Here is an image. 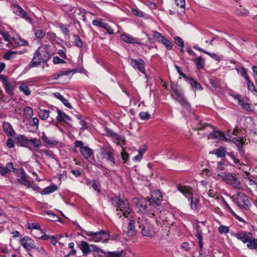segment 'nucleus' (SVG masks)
Returning a JSON list of instances; mask_svg holds the SVG:
<instances>
[{
	"label": "nucleus",
	"mask_w": 257,
	"mask_h": 257,
	"mask_svg": "<svg viewBox=\"0 0 257 257\" xmlns=\"http://www.w3.org/2000/svg\"><path fill=\"white\" fill-rule=\"evenodd\" d=\"M162 200L163 196L161 192L159 190H154L151 192L148 201L142 203L140 211L152 217L155 215L157 207L160 206Z\"/></svg>",
	"instance_id": "nucleus-1"
},
{
	"label": "nucleus",
	"mask_w": 257,
	"mask_h": 257,
	"mask_svg": "<svg viewBox=\"0 0 257 257\" xmlns=\"http://www.w3.org/2000/svg\"><path fill=\"white\" fill-rule=\"evenodd\" d=\"M194 130L196 131H204V136H207V139H218L220 140L226 142L230 141L229 139L225 137L224 134L219 131H215L214 127L206 122L203 120H197L196 125Z\"/></svg>",
	"instance_id": "nucleus-2"
},
{
	"label": "nucleus",
	"mask_w": 257,
	"mask_h": 257,
	"mask_svg": "<svg viewBox=\"0 0 257 257\" xmlns=\"http://www.w3.org/2000/svg\"><path fill=\"white\" fill-rule=\"evenodd\" d=\"M111 201L116 208V215L119 218L121 216L124 218L132 217L133 210L127 199L118 196L112 198Z\"/></svg>",
	"instance_id": "nucleus-3"
},
{
	"label": "nucleus",
	"mask_w": 257,
	"mask_h": 257,
	"mask_svg": "<svg viewBox=\"0 0 257 257\" xmlns=\"http://www.w3.org/2000/svg\"><path fill=\"white\" fill-rule=\"evenodd\" d=\"M50 45H41L35 52L31 62L28 66L30 68L36 67L42 62L48 61L51 57Z\"/></svg>",
	"instance_id": "nucleus-4"
},
{
	"label": "nucleus",
	"mask_w": 257,
	"mask_h": 257,
	"mask_svg": "<svg viewBox=\"0 0 257 257\" xmlns=\"http://www.w3.org/2000/svg\"><path fill=\"white\" fill-rule=\"evenodd\" d=\"M138 223L139 224V228L141 230V233L143 236L150 238L155 236L156 234L155 230L153 225L148 222L147 220H144L139 218Z\"/></svg>",
	"instance_id": "nucleus-5"
},
{
	"label": "nucleus",
	"mask_w": 257,
	"mask_h": 257,
	"mask_svg": "<svg viewBox=\"0 0 257 257\" xmlns=\"http://www.w3.org/2000/svg\"><path fill=\"white\" fill-rule=\"evenodd\" d=\"M217 176L222 178L224 181L227 184L231 185L232 187L239 190L242 189L241 182L237 177L232 175L226 174L224 172L218 173Z\"/></svg>",
	"instance_id": "nucleus-6"
},
{
	"label": "nucleus",
	"mask_w": 257,
	"mask_h": 257,
	"mask_svg": "<svg viewBox=\"0 0 257 257\" xmlns=\"http://www.w3.org/2000/svg\"><path fill=\"white\" fill-rule=\"evenodd\" d=\"M83 232L87 236L91 237L89 239L90 241L95 242L102 241L103 242L107 241L109 238V235L106 232L103 230H100L98 232L83 231Z\"/></svg>",
	"instance_id": "nucleus-7"
},
{
	"label": "nucleus",
	"mask_w": 257,
	"mask_h": 257,
	"mask_svg": "<svg viewBox=\"0 0 257 257\" xmlns=\"http://www.w3.org/2000/svg\"><path fill=\"white\" fill-rule=\"evenodd\" d=\"M232 199L239 207H243L246 209L249 208V202L247 196L244 194L238 192L235 195L232 197Z\"/></svg>",
	"instance_id": "nucleus-8"
},
{
	"label": "nucleus",
	"mask_w": 257,
	"mask_h": 257,
	"mask_svg": "<svg viewBox=\"0 0 257 257\" xmlns=\"http://www.w3.org/2000/svg\"><path fill=\"white\" fill-rule=\"evenodd\" d=\"M113 152V150L108 146H103L100 149V153L102 157L108 162H110L112 165H114L115 164Z\"/></svg>",
	"instance_id": "nucleus-9"
},
{
	"label": "nucleus",
	"mask_w": 257,
	"mask_h": 257,
	"mask_svg": "<svg viewBox=\"0 0 257 257\" xmlns=\"http://www.w3.org/2000/svg\"><path fill=\"white\" fill-rule=\"evenodd\" d=\"M129 220L127 226L124 227L123 231L128 236H133L136 234L137 230L135 226V220L133 218L128 217Z\"/></svg>",
	"instance_id": "nucleus-10"
},
{
	"label": "nucleus",
	"mask_w": 257,
	"mask_h": 257,
	"mask_svg": "<svg viewBox=\"0 0 257 257\" xmlns=\"http://www.w3.org/2000/svg\"><path fill=\"white\" fill-rule=\"evenodd\" d=\"M130 64L134 69L138 70L140 72L146 75V71L145 68V63L143 59H140L137 60L135 59H132Z\"/></svg>",
	"instance_id": "nucleus-11"
},
{
	"label": "nucleus",
	"mask_w": 257,
	"mask_h": 257,
	"mask_svg": "<svg viewBox=\"0 0 257 257\" xmlns=\"http://www.w3.org/2000/svg\"><path fill=\"white\" fill-rule=\"evenodd\" d=\"M232 235L244 243H247L252 238V234L250 232L244 231L237 232L232 234Z\"/></svg>",
	"instance_id": "nucleus-12"
},
{
	"label": "nucleus",
	"mask_w": 257,
	"mask_h": 257,
	"mask_svg": "<svg viewBox=\"0 0 257 257\" xmlns=\"http://www.w3.org/2000/svg\"><path fill=\"white\" fill-rule=\"evenodd\" d=\"M171 88L173 92L176 94L177 97L176 98L177 100L182 104L185 103L187 105H189V103L186 101L185 99L183 97L181 90L178 88V86L176 84L174 83H171Z\"/></svg>",
	"instance_id": "nucleus-13"
},
{
	"label": "nucleus",
	"mask_w": 257,
	"mask_h": 257,
	"mask_svg": "<svg viewBox=\"0 0 257 257\" xmlns=\"http://www.w3.org/2000/svg\"><path fill=\"white\" fill-rule=\"evenodd\" d=\"M177 188L178 190L182 193L186 197L189 199L192 197L193 190L191 187L179 184L177 185Z\"/></svg>",
	"instance_id": "nucleus-14"
},
{
	"label": "nucleus",
	"mask_w": 257,
	"mask_h": 257,
	"mask_svg": "<svg viewBox=\"0 0 257 257\" xmlns=\"http://www.w3.org/2000/svg\"><path fill=\"white\" fill-rule=\"evenodd\" d=\"M20 242L21 245L27 250H30L35 247L34 241L28 236L21 238Z\"/></svg>",
	"instance_id": "nucleus-15"
},
{
	"label": "nucleus",
	"mask_w": 257,
	"mask_h": 257,
	"mask_svg": "<svg viewBox=\"0 0 257 257\" xmlns=\"http://www.w3.org/2000/svg\"><path fill=\"white\" fill-rule=\"evenodd\" d=\"M13 11L17 15L28 21H31V18L27 13L19 6L15 5L13 6Z\"/></svg>",
	"instance_id": "nucleus-16"
},
{
	"label": "nucleus",
	"mask_w": 257,
	"mask_h": 257,
	"mask_svg": "<svg viewBox=\"0 0 257 257\" xmlns=\"http://www.w3.org/2000/svg\"><path fill=\"white\" fill-rule=\"evenodd\" d=\"M120 39L124 42L128 44H138L141 45V42L139 40L137 39L133 38L130 35L122 34L120 36Z\"/></svg>",
	"instance_id": "nucleus-17"
},
{
	"label": "nucleus",
	"mask_w": 257,
	"mask_h": 257,
	"mask_svg": "<svg viewBox=\"0 0 257 257\" xmlns=\"http://www.w3.org/2000/svg\"><path fill=\"white\" fill-rule=\"evenodd\" d=\"M3 128L8 136H13L15 134L12 125L8 122L3 123Z\"/></svg>",
	"instance_id": "nucleus-18"
},
{
	"label": "nucleus",
	"mask_w": 257,
	"mask_h": 257,
	"mask_svg": "<svg viewBox=\"0 0 257 257\" xmlns=\"http://www.w3.org/2000/svg\"><path fill=\"white\" fill-rule=\"evenodd\" d=\"M235 99L238 100V104L242 107V108L247 111L251 110L250 104L245 100L241 98L240 95H236L234 96Z\"/></svg>",
	"instance_id": "nucleus-19"
},
{
	"label": "nucleus",
	"mask_w": 257,
	"mask_h": 257,
	"mask_svg": "<svg viewBox=\"0 0 257 257\" xmlns=\"http://www.w3.org/2000/svg\"><path fill=\"white\" fill-rule=\"evenodd\" d=\"M91 247V245H89L86 241H82L81 242L80 248L84 254L87 255L89 253L92 251Z\"/></svg>",
	"instance_id": "nucleus-20"
},
{
	"label": "nucleus",
	"mask_w": 257,
	"mask_h": 257,
	"mask_svg": "<svg viewBox=\"0 0 257 257\" xmlns=\"http://www.w3.org/2000/svg\"><path fill=\"white\" fill-rule=\"evenodd\" d=\"M80 152L86 159L89 158L93 154L92 150L87 147H81Z\"/></svg>",
	"instance_id": "nucleus-21"
},
{
	"label": "nucleus",
	"mask_w": 257,
	"mask_h": 257,
	"mask_svg": "<svg viewBox=\"0 0 257 257\" xmlns=\"http://www.w3.org/2000/svg\"><path fill=\"white\" fill-rule=\"evenodd\" d=\"M58 116L57 120L59 122L65 121L66 120H71V118L64 112L57 109Z\"/></svg>",
	"instance_id": "nucleus-22"
},
{
	"label": "nucleus",
	"mask_w": 257,
	"mask_h": 257,
	"mask_svg": "<svg viewBox=\"0 0 257 257\" xmlns=\"http://www.w3.org/2000/svg\"><path fill=\"white\" fill-rule=\"evenodd\" d=\"M186 81L189 82L190 84V85L192 87V88H195V90H202V88L201 86L199 83L195 80L193 78L191 77H188Z\"/></svg>",
	"instance_id": "nucleus-23"
},
{
	"label": "nucleus",
	"mask_w": 257,
	"mask_h": 257,
	"mask_svg": "<svg viewBox=\"0 0 257 257\" xmlns=\"http://www.w3.org/2000/svg\"><path fill=\"white\" fill-rule=\"evenodd\" d=\"M75 71L74 70H69L66 71H62L57 73L54 74L53 75V79H57L59 77L64 75H72L74 73Z\"/></svg>",
	"instance_id": "nucleus-24"
},
{
	"label": "nucleus",
	"mask_w": 257,
	"mask_h": 257,
	"mask_svg": "<svg viewBox=\"0 0 257 257\" xmlns=\"http://www.w3.org/2000/svg\"><path fill=\"white\" fill-rule=\"evenodd\" d=\"M111 138L117 145L121 146L125 144L124 139L116 133H114Z\"/></svg>",
	"instance_id": "nucleus-25"
},
{
	"label": "nucleus",
	"mask_w": 257,
	"mask_h": 257,
	"mask_svg": "<svg viewBox=\"0 0 257 257\" xmlns=\"http://www.w3.org/2000/svg\"><path fill=\"white\" fill-rule=\"evenodd\" d=\"M58 187L56 185L49 186L41 192L42 195H47L53 193L57 190Z\"/></svg>",
	"instance_id": "nucleus-26"
},
{
	"label": "nucleus",
	"mask_w": 257,
	"mask_h": 257,
	"mask_svg": "<svg viewBox=\"0 0 257 257\" xmlns=\"http://www.w3.org/2000/svg\"><path fill=\"white\" fill-rule=\"evenodd\" d=\"M54 96H55L56 98H57L59 99V100H60L62 101V102L66 106H67L69 108H72V106H71V104L68 102V100L65 99V98H64L63 97V96L60 93H58V92L55 93H54Z\"/></svg>",
	"instance_id": "nucleus-27"
},
{
	"label": "nucleus",
	"mask_w": 257,
	"mask_h": 257,
	"mask_svg": "<svg viewBox=\"0 0 257 257\" xmlns=\"http://www.w3.org/2000/svg\"><path fill=\"white\" fill-rule=\"evenodd\" d=\"M20 90L26 95L28 96L31 93V91L26 83L23 82L20 86Z\"/></svg>",
	"instance_id": "nucleus-28"
},
{
	"label": "nucleus",
	"mask_w": 257,
	"mask_h": 257,
	"mask_svg": "<svg viewBox=\"0 0 257 257\" xmlns=\"http://www.w3.org/2000/svg\"><path fill=\"white\" fill-rule=\"evenodd\" d=\"M213 154H215L217 157H224L226 154V150L224 148L220 147L213 151Z\"/></svg>",
	"instance_id": "nucleus-29"
},
{
	"label": "nucleus",
	"mask_w": 257,
	"mask_h": 257,
	"mask_svg": "<svg viewBox=\"0 0 257 257\" xmlns=\"http://www.w3.org/2000/svg\"><path fill=\"white\" fill-rule=\"evenodd\" d=\"M123 253L122 250L116 251H108L105 253V257H121Z\"/></svg>",
	"instance_id": "nucleus-30"
},
{
	"label": "nucleus",
	"mask_w": 257,
	"mask_h": 257,
	"mask_svg": "<svg viewBox=\"0 0 257 257\" xmlns=\"http://www.w3.org/2000/svg\"><path fill=\"white\" fill-rule=\"evenodd\" d=\"M42 140L48 145H57L58 142L56 140H51L50 138L47 137L44 134H42Z\"/></svg>",
	"instance_id": "nucleus-31"
},
{
	"label": "nucleus",
	"mask_w": 257,
	"mask_h": 257,
	"mask_svg": "<svg viewBox=\"0 0 257 257\" xmlns=\"http://www.w3.org/2000/svg\"><path fill=\"white\" fill-rule=\"evenodd\" d=\"M49 110H47L46 109H40L39 111V116L43 120L47 119L49 117Z\"/></svg>",
	"instance_id": "nucleus-32"
},
{
	"label": "nucleus",
	"mask_w": 257,
	"mask_h": 257,
	"mask_svg": "<svg viewBox=\"0 0 257 257\" xmlns=\"http://www.w3.org/2000/svg\"><path fill=\"white\" fill-rule=\"evenodd\" d=\"M5 86V89L7 93L12 95L13 94V87L11 83L8 80L5 81L3 84Z\"/></svg>",
	"instance_id": "nucleus-33"
},
{
	"label": "nucleus",
	"mask_w": 257,
	"mask_h": 257,
	"mask_svg": "<svg viewBox=\"0 0 257 257\" xmlns=\"http://www.w3.org/2000/svg\"><path fill=\"white\" fill-rule=\"evenodd\" d=\"M18 180L19 183H22L27 187H30L31 186L30 181L28 180L25 175H23L18 179Z\"/></svg>",
	"instance_id": "nucleus-34"
},
{
	"label": "nucleus",
	"mask_w": 257,
	"mask_h": 257,
	"mask_svg": "<svg viewBox=\"0 0 257 257\" xmlns=\"http://www.w3.org/2000/svg\"><path fill=\"white\" fill-rule=\"evenodd\" d=\"M194 61L198 69H200L203 68L204 66V61L203 60L202 57H198L197 58L195 59Z\"/></svg>",
	"instance_id": "nucleus-35"
},
{
	"label": "nucleus",
	"mask_w": 257,
	"mask_h": 257,
	"mask_svg": "<svg viewBox=\"0 0 257 257\" xmlns=\"http://www.w3.org/2000/svg\"><path fill=\"white\" fill-rule=\"evenodd\" d=\"M209 84L211 87L215 90L219 87L220 85L219 80L216 78H212L209 79Z\"/></svg>",
	"instance_id": "nucleus-36"
},
{
	"label": "nucleus",
	"mask_w": 257,
	"mask_h": 257,
	"mask_svg": "<svg viewBox=\"0 0 257 257\" xmlns=\"http://www.w3.org/2000/svg\"><path fill=\"white\" fill-rule=\"evenodd\" d=\"M189 199H191V208L194 210H196L199 205V199L197 198H193V196L190 198Z\"/></svg>",
	"instance_id": "nucleus-37"
},
{
	"label": "nucleus",
	"mask_w": 257,
	"mask_h": 257,
	"mask_svg": "<svg viewBox=\"0 0 257 257\" xmlns=\"http://www.w3.org/2000/svg\"><path fill=\"white\" fill-rule=\"evenodd\" d=\"M17 143L21 146H23L25 144H27L29 140L27 139L24 136L21 135L17 138Z\"/></svg>",
	"instance_id": "nucleus-38"
},
{
	"label": "nucleus",
	"mask_w": 257,
	"mask_h": 257,
	"mask_svg": "<svg viewBox=\"0 0 257 257\" xmlns=\"http://www.w3.org/2000/svg\"><path fill=\"white\" fill-rule=\"evenodd\" d=\"M168 50H171L173 47L172 43L168 39L164 37L160 41Z\"/></svg>",
	"instance_id": "nucleus-39"
},
{
	"label": "nucleus",
	"mask_w": 257,
	"mask_h": 257,
	"mask_svg": "<svg viewBox=\"0 0 257 257\" xmlns=\"http://www.w3.org/2000/svg\"><path fill=\"white\" fill-rule=\"evenodd\" d=\"M247 246L249 249H254L257 248V238H251L247 242Z\"/></svg>",
	"instance_id": "nucleus-40"
},
{
	"label": "nucleus",
	"mask_w": 257,
	"mask_h": 257,
	"mask_svg": "<svg viewBox=\"0 0 257 257\" xmlns=\"http://www.w3.org/2000/svg\"><path fill=\"white\" fill-rule=\"evenodd\" d=\"M74 45L78 47H81L82 46V42L79 36L78 35H74Z\"/></svg>",
	"instance_id": "nucleus-41"
},
{
	"label": "nucleus",
	"mask_w": 257,
	"mask_h": 257,
	"mask_svg": "<svg viewBox=\"0 0 257 257\" xmlns=\"http://www.w3.org/2000/svg\"><path fill=\"white\" fill-rule=\"evenodd\" d=\"M24 113L27 117H31L33 114V110L32 107L27 106L24 108Z\"/></svg>",
	"instance_id": "nucleus-42"
},
{
	"label": "nucleus",
	"mask_w": 257,
	"mask_h": 257,
	"mask_svg": "<svg viewBox=\"0 0 257 257\" xmlns=\"http://www.w3.org/2000/svg\"><path fill=\"white\" fill-rule=\"evenodd\" d=\"M16 53L15 51H9L4 55V58L7 60H11L15 57Z\"/></svg>",
	"instance_id": "nucleus-43"
},
{
	"label": "nucleus",
	"mask_w": 257,
	"mask_h": 257,
	"mask_svg": "<svg viewBox=\"0 0 257 257\" xmlns=\"http://www.w3.org/2000/svg\"><path fill=\"white\" fill-rule=\"evenodd\" d=\"M93 184L92 187L94 190L96 191L98 193L100 192V183L97 180H93Z\"/></svg>",
	"instance_id": "nucleus-44"
},
{
	"label": "nucleus",
	"mask_w": 257,
	"mask_h": 257,
	"mask_svg": "<svg viewBox=\"0 0 257 257\" xmlns=\"http://www.w3.org/2000/svg\"><path fill=\"white\" fill-rule=\"evenodd\" d=\"M196 234L195 235L196 237L198 239V240H203V237L202 236V230L200 228V226L199 225H197L196 226Z\"/></svg>",
	"instance_id": "nucleus-45"
},
{
	"label": "nucleus",
	"mask_w": 257,
	"mask_h": 257,
	"mask_svg": "<svg viewBox=\"0 0 257 257\" xmlns=\"http://www.w3.org/2000/svg\"><path fill=\"white\" fill-rule=\"evenodd\" d=\"M35 34L37 39L41 40L45 35V32L42 30H38L35 31Z\"/></svg>",
	"instance_id": "nucleus-46"
},
{
	"label": "nucleus",
	"mask_w": 257,
	"mask_h": 257,
	"mask_svg": "<svg viewBox=\"0 0 257 257\" xmlns=\"http://www.w3.org/2000/svg\"><path fill=\"white\" fill-rule=\"evenodd\" d=\"M174 41L176 45L179 46L181 48L184 47V41L182 39L179 37H175L174 38Z\"/></svg>",
	"instance_id": "nucleus-47"
},
{
	"label": "nucleus",
	"mask_w": 257,
	"mask_h": 257,
	"mask_svg": "<svg viewBox=\"0 0 257 257\" xmlns=\"http://www.w3.org/2000/svg\"><path fill=\"white\" fill-rule=\"evenodd\" d=\"M233 143L237 146L240 147L244 143L243 140L241 138H234L232 139Z\"/></svg>",
	"instance_id": "nucleus-48"
},
{
	"label": "nucleus",
	"mask_w": 257,
	"mask_h": 257,
	"mask_svg": "<svg viewBox=\"0 0 257 257\" xmlns=\"http://www.w3.org/2000/svg\"><path fill=\"white\" fill-rule=\"evenodd\" d=\"M59 28L64 35H68L69 34V30L68 26L61 24L59 25Z\"/></svg>",
	"instance_id": "nucleus-49"
},
{
	"label": "nucleus",
	"mask_w": 257,
	"mask_h": 257,
	"mask_svg": "<svg viewBox=\"0 0 257 257\" xmlns=\"http://www.w3.org/2000/svg\"><path fill=\"white\" fill-rule=\"evenodd\" d=\"M106 30L107 33L109 34H113L114 33V31L113 29L109 26L107 23H104L103 25H102V28Z\"/></svg>",
	"instance_id": "nucleus-50"
},
{
	"label": "nucleus",
	"mask_w": 257,
	"mask_h": 257,
	"mask_svg": "<svg viewBox=\"0 0 257 257\" xmlns=\"http://www.w3.org/2000/svg\"><path fill=\"white\" fill-rule=\"evenodd\" d=\"M139 116L140 118L143 120H148L150 117V115L148 112L144 111L141 112L139 113Z\"/></svg>",
	"instance_id": "nucleus-51"
},
{
	"label": "nucleus",
	"mask_w": 257,
	"mask_h": 257,
	"mask_svg": "<svg viewBox=\"0 0 257 257\" xmlns=\"http://www.w3.org/2000/svg\"><path fill=\"white\" fill-rule=\"evenodd\" d=\"M218 231L220 233H227L229 232V229L228 226L221 225L218 228Z\"/></svg>",
	"instance_id": "nucleus-52"
},
{
	"label": "nucleus",
	"mask_w": 257,
	"mask_h": 257,
	"mask_svg": "<svg viewBox=\"0 0 257 257\" xmlns=\"http://www.w3.org/2000/svg\"><path fill=\"white\" fill-rule=\"evenodd\" d=\"M115 133L112 132L108 127H105L103 130V135L111 137Z\"/></svg>",
	"instance_id": "nucleus-53"
},
{
	"label": "nucleus",
	"mask_w": 257,
	"mask_h": 257,
	"mask_svg": "<svg viewBox=\"0 0 257 257\" xmlns=\"http://www.w3.org/2000/svg\"><path fill=\"white\" fill-rule=\"evenodd\" d=\"M28 142H31L35 147H39L41 144V141L37 139L29 140Z\"/></svg>",
	"instance_id": "nucleus-54"
},
{
	"label": "nucleus",
	"mask_w": 257,
	"mask_h": 257,
	"mask_svg": "<svg viewBox=\"0 0 257 257\" xmlns=\"http://www.w3.org/2000/svg\"><path fill=\"white\" fill-rule=\"evenodd\" d=\"M208 195L210 197H212L217 199H219V196L217 195L216 192L214 191V190L212 189H209L208 193Z\"/></svg>",
	"instance_id": "nucleus-55"
},
{
	"label": "nucleus",
	"mask_w": 257,
	"mask_h": 257,
	"mask_svg": "<svg viewBox=\"0 0 257 257\" xmlns=\"http://www.w3.org/2000/svg\"><path fill=\"white\" fill-rule=\"evenodd\" d=\"M246 81L247 82L248 89L251 91H255V88L253 82L249 79H248Z\"/></svg>",
	"instance_id": "nucleus-56"
},
{
	"label": "nucleus",
	"mask_w": 257,
	"mask_h": 257,
	"mask_svg": "<svg viewBox=\"0 0 257 257\" xmlns=\"http://www.w3.org/2000/svg\"><path fill=\"white\" fill-rule=\"evenodd\" d=\"M128 157L129 156L128 153L125 152L124 150H122V151L121 152V157L124 163L127 162Z\"/></svg>",
	"instance_id": "nucleus-57"
},
{
	"label": "nucleus",
	"mask_w": 257,
	"mask_h": 257,
	"mask_svg": "<svg viewBox=\"0 0 257 257\" xmlns=\"http://www.w3.org/2000/svg\"><path fill=\"white\" fill-rule=\"evenodd\" d=\"M153 33L154 37L156 38L159 42H160L164 37L160 33L157 31H155Z\"/></svg>",
	"instance_id": "nucleus-58"
},
{
	"label": "nucleus",
	"mask_w": 257,
	"mask_h": 257,
	"mask_svg": "<svg viewBox=\"0 0 257 257\" xmlns=\"http://www.w3.org/2000/svg\"><path fill=\"white\" fill-rule=\"evenodd\" d=\"M133 13L137 16L140 17H144V14L139 9H134L132 10Z\"/></svg>",
	"instance_id": "nucleus-59"
},
{
	"label": "nucleus",
	"mask_w": 257,
	"mask_h": 257,
	"mask_svg": "<svg viewBox=\"0 0 257 257\" xmlns=\"http://www.w3.org/2000/svg\"><path fill=\"white\" fill-rule=\"evenodd\" d=\"M28 229H40V226L38 223H31L29 224L27 227Z\"/></svg>",
	"instance_id": "nucleus-60"
},
{
	"label": "nucleus",
	"mask_w": 257,
	"mask_h": 257,
	"mask_svg": "<svg viewBox=\"0 0 257 257\" xmlns=\"http://www.w3.org/2000/svg\"><path fill=\"white\" fill-rule=\"evenodd\" d=\"M178 73H179V74L182 76L185 79V80L187 79V78L188 77V76H187L181 70L180 67H179L177 65H175V66Z\"/></svg>",
	"instance_id": "nucleus-61"
},
{
	"label": "nucleus",
	"mask_w": 257,
	"mask_h": 257,
	"mask_svg": "<svg viewBox=\"0 0 257 257\" xmlns=\"http://www.w3.org/2000/svg\"><path fill=\"white\" fill-rule=\"evenodd\" d=\"M241 72L240 74L242 76L244 77L246 80L249 79L248 75L247 74L246 70L244 67H241Z\"/></svg>",
	"instance_id": "nucleus-62"
},
{
	"label": "nucleus",
	"mask_w": 257,
	"mask_h": 257,
	"mask_svg": "<svg viewBox=\"0 0 257 257\" xmlns=\"http://www.w3.org/2000/svg\"><path fill=\"white\" fill-rule=\"evenodd\" d=\"M206 54H207L211 58L214 59V60H216L217 61H220V59L218 55H217L216 54H215V53H210V52H207Z\"/></svg>",
	"instance_id": "nucleus-63"
},
{
	"label": "nucleus",
	"mask_w": 257,
	"mask_h": 257,
	"mask_svg": "<svg viewBox=\"0 0 257 257\" xmlns=\"http://www.w3.org/2000/svg\"><path fill=\"white\" fill-rule=\"evenodd\" d=\"M53 62L54 64H60L65 63V61L60 59L58 56H55L53 58Z\"/></svg>",
	"instance_id": "nucleus-64"
}]
</instances>
